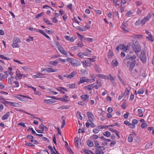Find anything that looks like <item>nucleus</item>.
Masks as SVG:
<instances>
[{"instance_id":"nucleus-11","label":"nucleus","mask_w":154,"mask_h":154,"mask_svg":"<svg viewBox=\"0 0 154 154\" xmlns=\"http://www.w3.org/2000/svg\"><path fill=\"white\" fill-rule=\"evenodd\" d=\"M136 63V60H133L131 61V63L130 65L129 66V69L130 71H132L134 66Z\"/></svg>"},{"instance_id":"nucleus-44","label":"nucleus","mask_w":154,"mask_h":154,"mask_svg":"<svg viewBox=\"0 0 154 154\" xmlns=\"http://www.w3.org/2000/svg\"><path fill=\"white\" fill-rule=\"evenodd\" d=\"M20 97H16V98L18 99L20 101H25V100H24V97H21L20 96Z\"/></svg>"},{"instance_id":"nucleus-53","label":"nucleus","mask_w":154,"mask_h":154,"mask_svg":"<svg viewBox=\"0 0 154 154\" xmlns=\"http://www.w3.org/2000/svg\"><path fill=\"white\" fill-rule=\"evenodd\" d=\"M25 145L26 146H29L30 147L35 146V145L33 144H32L31 143H25Z\"/></svg>"},{"instance_id":"nucleus-43","label":"nucleus","mask_w":154,"mask_h":154,"mask_svg":"<svg viewBox=\"0 0 154 154\" xmlns=\"http://www.w3.org/2000/svg\"><path fill=\"white\" fill-rule=\"evenodd\" d=\"M44 102H45L46 103H53V101H52L50 99H49V100L45 99L44 100Z\"/></svg>"},{"instance_id":"nucleus-22","label":"nucleus","mask_w":154,"mask_h":154,"mask_svg":"<svg viewBox=\"0 0 154 154\" xmlns=\"http://www.w3.org/2000/svg\"><path fill=\"white\" fill-rule=\"evenodd\" d=\"M103 134L105 136L108 137H110L111 136V133L109 131H106L103 133Z\"/></svg>"},{"instance_id":"nucleus-19","label":"nucleus","mask_w":154,"mask_h":154,"mask_svg":"<svg viewBox=\"0 0 154 154\" xmlns=\"http://www.w3.org/2000/svg\"><path fill=\"white\" fill-rule=\"evenodd\" d=\"M137 57L136 55H134L133 56L129 57H126V59L129 60L130 61L135 60L136 58Z\"/></svg>"},{"instance_id":"nucleus-13","label":"nucleus","mask_w":154,"mask_h":154,"mask_svg":"<svg viewBox=\"0 0 154 154\" xmlns=\"http://www.w3.org/2000/svg\"><path fill=\"white\" fill-rule=\"evenodd\" d=\"M90 80L87 79L85 77H81L80 79V81L81 83H83L85 82H89Z\"/></svg>"},{"instance_id":"nucleus-40","label":"nucleus","mask_w":154,"mask_h":154,"mask_svg":"<svg viewBox=\"0 0 154 154\" xmlns=\"http://www.w3.org/2000/svg\"><path fill=\"white\" fill-rule=\"evenodd\" d=\"M11 46L13 48H18L19 46L17 43L16 42H13Z\"/></svg>"},{"instance_id":"nucleus-45","label":"nucleus","mask_w":154,"mask_h":154,"mask_svg":"<svg viewBox=\"0 0 154 154\" xmlns=\"http://www.w3.org/2000/svg\"><path fill=\"white\" fill-rule=\"evenodd\" d=\"M75 143L76 146H77L78 145L79 143V138L78 137H76L75 138Z\"/></svg>"},{"instance_id":"nucleus-18","label":"nucleus","mask_w":154,"mask_h":154,"mask_svg":"<svg viewBox=\"0 0 154 154\" xmlns=\"http://www.w3.org/2000/svg\"><path fill=\"white\" fill-rule=\"evenodd\" d=\"M10 116V113L9 112H7L6 114L3 115L2 118V120H5L8 119V117Z\"/></svg>"},{"instance_id":"nucleus-52","label":"nucleus","mask_w":154,"mask_h":154,"mask_svg":"<svg viewBox=\"0 0 154 154\" xmlns=\"http://www.w3.org/2000/svg\"><path fill=\"white\" fill-rule=\"evenodd\" d=\"M36 32H39L43 35L45 33V32L42 30L38 29H37L36 30Z\"/></svg>"},{"instance_id":"nucleus-30","label":"nucleus","mask_w":154,"mask_h":154,"mask_svg":"<svg viewBox=\"0 0 154 154\" xmlns=\"http://www.w3.org/2000/svg\"><path fill=\"white\" fill-rule=\"evenodd\" d=\"M151 16V14L150 13H149L147 16L146 17H144V18L145 19V20H146L147 21H149V19L150 18Z\"/></svg>"},{"instance_id":"nucleus-36","label":"nucleus","mask_w":154,"mask_h":154,"mask_svg":"<svg viewBox=\"0 0 154 154\" xmlns=\"http://www.w3.org/2000/svg\"><path fill=\"white\" fill-rule=\"evenodd\" d=\"M130 92V90L128 89V88H125V91L124 92V95H125V96H126L128 95L129 94Z\"/></svg>"},{"instance_id":"nucleus-28","label":"nucleus","mask_w":154,"mask_h":154,"mask_svg":"<svg viewBox=\"0 0 154 154\" xmlns=\"http://www.w3.org/2000/svg\"><path fill=\"white\" fill-rule=\"evenodd\" d=\"M126 61V59H124V63H123V66H126L128 67L129 66V65L131 63V61L130 60V61H128L127 62V63L126 64L125 63V62Z\"/></svg>"},{"instance_id":"nucleus-24","label":"nucleus","mask_w":154,"mask_h":154,"mask_svg":"<svg viewBox=\"0 0 154 154\" xmlns=\"http://www.w3.org/2000/svg\"><path fill=\"white\" fill-rule=\"evenodd\" d=\"M111 64L115 66H117L118 65V63L116 60L114 59L112 61Z\"/></svg>"},{"instance_id":"nucleus-46","label":"nucleus","mask_w":154,"mask_h":154,"mask_svg":"<svg viewBox=\"0 0 154 154\" xmlns=\"http://www.w3.org/2000/svg\"><path fill=\"white\" fill-rule=\"evenodd\" d=\"M144 91V89L143 88L140 89L138 91L137 93L140 94H142L143 93Z\"/></svg>"},{"instance_id":"nucleus-51","label":"nucleus","mask_w":154,"mask_h":154,"mask_svg":"<svg viewBox=\"0 0 154 154\" xmlns=\"http://www.w3.org/2000/svg\"><path fill=\"white\" fill-rule=\"evenodd\" d=\"M141 24V20H140L139 19L136 21L135 23V25L136 26H138Z\"/></svg>"},{"instance_id":"nucleus-12","label":"nucleus","mask_w":154,"mask_h":154,"mask_svg":"<svg viewBox=\"0 0 154 154\" xmlns=\"http://www.w3.org/2000/svg\"><path fill=\"white\" fill-rule=\"evenodd\" d=\"M44 74L40 73L38 72L36 75H34L33 76V78L34 79L37 78H43V75Z\"/></svg>"},{"instance_id":"nucleus-57","label":"nucleus","mask_w":154,"mask_h":154,"mask_svg":"<svg viewBox=\"0 0 154 154\" xmlns=\"http://www.w3.org/2000/svg\"><path fill=\"white\" fill-rule=\"evenodd\" d=\"M94 88H95L96 89H97L101 87V85L100 84L99 85H94Z\"/></svg>"},{"instance_id":"nucleus-31","label":"nucleus","mask_w":154,"mask_h":154,"mask_svg":"<svg viewBox=\"0 0 154 154\" xmlns=\"http://www.w3.org/2000/svg\"><path fill=\"white\" fill-rule=\"evenodd\" d=\"M133 135L132 134H130L128 138V141L129 142H131L133 140Z\"/></svg>"},{"instance_id":"nucleus-60","label":"nucleus","mask_w":154,"mask_h":154,"mask_svg":"<svg viewBox=\"0 0 154 154\" xmlns=\"http://www.w3.org/2000/svg\"><path fill=\"white\" fill-rule=\"evenodd\" d=\"M112 1L114 3H115L117 5H120V2L119 1H117L116 0H113Z\"/></svg>"},{"instance_id":"nucleus-7","label":"nucleus","mask_w":154,"mask_h":154,"mask_svg":"<svg viewBox=\"0 0 154 154\" xmlns=\"http://www.w3.org/2000/svg\"><path fill=\"white\" fill-rule=\"evenodd\" d=\"M81 97L82 99L85 101L87 102L89 100V96L87 94H83Z\"/></svg>"},{"instance_id":"nucleus-6","label":"nucleus","mask_w":154,"mask_h":154,"mask_svg":"<svg viewBox=\"0 0 154 154\" xmlns=\"http://www.w3.org/2000/svg\"><path fill=\"white\" fill-rule=\"evenodd\" d=\"M87 114L88 118L89 120V121L90 122L93 121L94 118V115L91 112H87Z\"/></svg>"},{"instance_id":"nucleus-55","label":"nucleus","mask_w":154,"mask_h":154,"mask_svg":"<svg viewBox=\"0 0 154 154\" xmlns=\"http://www.w3.org/2000/svg\"><path fill=\"white\" fill-rule=\"evenodd\" d=\"M67 7L72 11V4L71 3L67 5Z\"/></svg>"},{"instance_id":"nucleus-59","label":"nucleus","mask_w":154,"mask_h":154,"mask_svg":"<svg viewBox=\"0 0 154 154\" xmlns=\"http://www.w3.org/2000/svg\"><path fill=\"white\" fill-rule=\"evenodd\" d=\"M77 115H78L79 116V118L80 120H82V116L81 113L79 111H78L77 113Z\"/></svg>"},{"instance_id":"nucleus-58","label":"nucleus","mask_w":154,"mask_h":154,"mask_svg":"<svg viewBox=\"0 0 154 154\" xmlns=\"http://www.w3.org/2000/svg\"><path fill=\"white\" fill-rule=\"evenodd\" d=\"M96 76L97 77L103 79L104 75L100 74H97L96 75Z\"/></svg>"},{"instance_id":"nucleus-5","label":"nucleus","mask_w":154,"mask_h":154,"mask_svg":"<svg viewBox=\"0 0 154 154\" xmlns=\"http://www.w3.org/2000/svg\"><path fill=\"white\" fill-rule=\"evenodd\" d=\"M82 63L84 66H90L91 65V63L90 62L88 59L85 60H84L82 62Z\"/></svg>"},{"instance_id":"nucleus-29","label":"nucleus","mask_w":154,"mask_h":154,"mask_svg":"<svg viewBox=\"0 0 154 154\" xmlns=\"http://www.w3.org/2000/svg\"><path fill=\"white\" fill-rule=\"evenodd\" d=\"M13 79L14 77L13 76H11V77L8 78V82L9 85H12L11 81L13 80Z\"/></svg>"},{"instance_id":"nucleus-50","label":"nucleus","mask_w":154,"mask_h":154,"mask_svg":"<svg viewBox=\"0 0 154 154\" xmlns=\"http://www.w3.org/2000/svg\"><path fill=\"white\" fill-rule=\"evenodd\" d=\"M85 39L88 42H92L94 41L93 39L90 38H85Z\"/></svg>"},{"instance_id":"nucleus-3","label":"nucleus","mask_w":154,"mask_h":154,"mask_svg":"<svg viewBox=\"0 0 154 154\" xmlns=\"http://www.w3.org/2000/svg\"><path fill=\"white\" fill-rule=\"evenodd\" d=\"M4 104L6 105H8L16 107H19L20 106V104L18 103L12 102H9L7 101H5Z\"/></svg>"},{"instance_id":"nucleus-32","label":"nucleus","mask_w":154,"mask_h":154,"mask_svg":"<svg viewBox=\"0 0 154 154\" xmlns=\"http://www.w3.org/2000/svg\"><path fill=\"white\" fill-rule=\"evenodd\" d=\"M108 56L109 58L112 57L113 56V53L112 51L109 50L108 54Z\"/></svg>"},{"instance_id":"nucleus-62","label":"nucleus","mask_w":154,"mask_h":154,"mask_svg":"<svg viewBox=\"0 0 154 154\" xmlns=\"http://www.w3.org/2000/svg\"><path fill=\"white\" fill-rule=\"evenodd\" d=\"M75 85L74 84H70L68 85L69 88H75Z\"/></svg>"},{"instance_id":"nucleus-9","label":"nucleus","mask_w":154,"mask_h":154,"mask_svg":"<svg viewBox=\"0 0 154 154\" xmlns=\"http://www.w3.org/2000/svg\"><path fill=\"white\" fill-rule=\"evenodd\" d=\"M119 47H120V49H122L123 51L126 52V51L129 49L128 47L125 46L123 45L120 44L119 45Z\"/></svg>"},{"instance_id":"nucleus-61","label":"nucleus","mask_w":154,"mask_h":154,"mask_svg":"<svg viewBox=\"0 0 154 154\" xmlns=\"http://www.w3.org/2000/svg\"><path fill=\"white\" fill-rule=\"evenodd\" d=\"M128 126L130 128H134L135 126L133 124L130 123Z\"/></svg>"},{"instance_id":"nucleus-4","label":"nucleus","mask_w":154,"mask_h":154,"mask_svg":"<svg viewBox=\"0 0 154 154\" xmlns=\"http://www.w3.org/2000/svg\"><path fill=\"white\" fill-rule=\"evenodd\" d=\"M70 62L72 65L74 66H77L81 65L79 62L75 59L71 60Z\"/></svg>"},{"instance_id":"nucleus-20","label":"nucleus","mask_w":154,"mask_h":154,"mask_svg":"<svg viewBox=\"0 0 154 154\" xmlns=\"http://www.w3.org/2000/svg\"><path fill=\"white\" fill-rule=\"evenodd\" d=\"M26 139L29 140V141L30 142H33L34 141L33 137L31 135H28L26 137Z\"/></svg>"},{"instance_id":"nucleus-34","label":"nucleus","mask_w":154,"mask_h":154,"mask_svg":"<svg viewBox=\"0 0 154 154\" xmlns=\"http://www.w3.org/2000/svg\"><path fill=\"white\" fill-rule=\"evenodd\" d=\"M90 138L91 139L94 140L97 139L98 138V137L96 135L94 134L91 136Z\"/></svg>"},{"instance_id":"nucleus-63","label":"nucleus","mask_w":154,"mask_h":154,"mask_svg":"<svg viewBox=\"0 0 154 154\" xmlns=\"http://www.w3.org/2000/svg\"><path fill=\"white\" fill-rule=\"evenodd\" d=\"M52 22L54 23H57V20L56 18V17H54L52 18Z\"/></svg>"},{"instance_id":"nucleus-64","label":"nucleus","mask_w":154,"mask_h":154,"mask_svg":"<svg viewBox=\"0 0 154 154\" xmlns=\"http://www.w3.org/2000/svg\"><path fill=\"white\" fill-rule=\"evenodd\" d=\"M107 111L109 113H111L112 111V109L111 107H109L107 109Z\"/></svg>"},{"instance_id":"nucleus-42","label":"nucleus","mask_w":154,"mask_h":154,"mask_svg":"<svg viewBox=\"0 0 154 154\" xmlns=\"http://www.w3.org/2000/svg\"><path fill=\"white\" fill-rule=\"evenodd\" d=\"M95 152L96 154H104V152L103 151H100L98 150H95Z\"/></svg>"},{"instance_id":"nucleus-27","label":"nucleus","mask_w":154,"mask_h":154,"mask_svg":"<svg viewBox=\"0 0 154 154\" xmlns=\"http://www.w3.org/2000/svg\"><path fill=\"white\" fill-rule=\"evenodd\" d=\"M94 83L92 84H90L86 86L88 89L89 90H91L92 89L94 88Z\"/></svg>"},{"instance_id":"nucleus-47","label":"nucleus","mask_w":154,"mask_h":154,"mask_svg":"<svg viewBox=\"0 0 154 154\" xmlns=\"http://www.w3.org/2000/svg\"><path fill=\"white\" fill-rule=\"evenodd\" d=\"M146 38L149 41L151 42H153V40L152 39V35H149L148 36L146 37Z\"/></svg>"},{"instance_id":"nucleus-38","label":"nucleus","mask_w":154,"mask_h":154,"mask_svg":"<svg viewBox=\"0 0 154 154\" xmlns=\"http://www.w3.org/2000/svg\"><path fill=\"white\" fill-rule=\"evenodd\" d=\"M134 13V12L133 11H132V10H130L126 13V16H129L130 15H131L133 14Z\"/></svg>"},{"instance_id":"nucleus-35","label":"nucleus","mask_w":154,"mask_h":154,"mask_svg":"<svg viewBox=\"0 0 154 154\" xmlns=\"http://www.w3.org/2000/svg\"><path fill=\"white\" fill-rule=\"evenodd\" d=\"M8 77L5 74L2 73H0V80H2V79L7 78Z\"/></svg>"},{"instance_id":"nucleus-54","label":"nucleus","mask_w":154,"mask_h":154,"mask_svg":"<svg viewBox=\"0 0 154 154\" xmlns=\"http://www.w3.org/2000/svg\"><path fill=\"white\" fill-rule=\"evenodd\" d=\"M43 20L48 25H52V24L51 23H50L49 21V20H48L44 18L43 19Z\"/></svg>"},{"instance_id":"nucleus-14","label":"nucleus","mask_w":154,"mask_h":154,"mask_svg":"<svg viewBox=\"0 0 154 154\" xmlns=\"http://www.w3.org/2000/svg\"><path fill=\"white\" fill-rule=\"evenodd\" d=\"M126 26H125L124 24H122L121 26V28L123 32L124 33H126L129 31V29H126Z\"/></svg>"},{"instance_id":"nucleus-39","label":"nucleus","mask_w":154,"mask_h":154,"mask_svg":"<svg viewBox=\"0 0 154 154\" xmlns=\"http://www.w3.org/2000/svg\"><path fill=\"white\" fill-rule=\"evenodd\" d=\"M96 58V57L94 56L93 58H88V59L90 61V62L91 63V62H94L95 61V59Z\"/></svg>"},{"instance_id":"nucleus-26","label":"nucleus","mask_w":154,"mask_h":154,"mask_svg":"<svg viewBox=\"0 0 154 154\" xmlns=\"http://www.w3.org/2000/svg\"><path fill=\"white\" fill-rule=\"evenodd\" d=\"M68 96H65V98H59L60 100H61L62 101H64V102H68L69 100H67L68 98Z\"/></svg>"},{"instance_id":"nucleus-15","label":"nucleus","mask_w":154,"mask_h":154,"mask_svg":"<svg viewBox=\"0 0 154 154\" xmlns=\"http://www.w3.org/2000/svg\"><path fill=\"white\" fill-rule=\"evenodd\" d=\"M95 71L97 73H100L102 72L101 69L98 65H96L94 67Z\"/></svg>"},{"instance_id":"nucleus-25","label":"nucleus","mask_w":154,"mask_h":154,"mask_svg":"<svg viewBox=\"0 0 154 154\" xmlns=\"http://www.w3.org/2000/svg\"><path fill=\"white\" fill-rule=\"evenodd\" d=\"M13 42L18 43V42H20V40L19 38L17 37H15L13 40Z\"/></svg>"},{"instance_id":"nucleus-41","label":"nucleus","mask_w":154,"mask_h":154,"mask_svg":"<svg viewBox=\"0 0 154 154\" xmlns=\"http://www.w3.org/2000/svg\"><path fill=\"white\" fill-rule=\"evenodd\" d=\"M153 144L152 143H148L146 145L145 148L146 149H148Z\"/></svg>"},{"instance_id":"nucleus-48","label":"nucleus","mask_w":154,"mask_h":154,"mask_svg":"<svg viewBox=\"0 0 154 154\" xmlns=\"http://www.w3.org/2000/svg\"><path fill=\"white\" fill-rule=\"evenodd\" d=\"M44 14V12H42L40 14H37L36 15L35 18H38L42 17V16Z\"/></svg>"},{"instance_id":"nucleus-16","label":"nucleus","mask_w":154,"mask_h":154,"mask_svg":"<svg viewBox=\"0 0 154 154\" xmlns=\"http://www.w3.org/2000/svg\"><path fill=\"white\" fill-rule=\"evenodd\" d=\"M58 49L62 54L65 55H67V53L66 52L62 47H59L58 48Z\"/></svg>"},{"instance_id":"nucleus-37","label":"nucleus","mask_w":154,"mask_h":154,"mask_svg":"<svg viewBox=\"0 0 154 154\" xmlns=\"http://www.w3.org/2000/svg\"><path fill=\"white\" fill-rule=\"evenodd\" d=\"M88 145L90 146H92L94 145V143L91 140H89L87 142Z\"/></svg>"},{"instance_id":"nucleus-10","label":"nucleus","mask_w":154,"mask_h":154,"mask_svg":"<svg viewBox=\"0 0 154 154\" xmlns=\"http://www.w3.org/2000/svg\"><path fill=\"white\" fill-rule=\"evenodd\" d=\"M45 71L48 72L50 73L57 72V70L56 69H54L52 68H45Z\"/></svg>"},{"instance_id":"nucleus-2","label":"nucleus","mask_w":154,"mask_h":154,"mask_svg":"<svg viewBox=\"0 0 154 154\" xmlns=\"http://www.w3.org/2000/svg\"><path fill=\"white\" fill-rule=\"evenodd\" d=\"M140 58L142 62L145 63L146 61V52L143 50L141 51L140 56Z\"/></svg>"},{"instance_id":"nucleus-23","label":"nucleus","mask_w":154,"mask_h":154,"mask_svg":"<svg viewBox=\"0 0 154 154\" xmlns=\"http://www.w3.org/2000/svg\"><path fill=\"white\" fill-rule=\"evenodd\" d=\"M58 63V60H56L54 61L50 62H49V63L51 65H53L54 66H56Z\"/></svg>"},{"instance_id":"nucleus-1","label":"nucleus","mask_w":154,"mask_h":154,"mask_svg":"<svg viewBox=\"0 0 154 154\" xmlns=\"http://www.w3.org/2000/svg\"><path fill=\"white\" fill-rule=\"evenodd\" d=\"M132 48L136 54L137 55L141 50L140 46L139 45L137 41H136L132 45Z\"/></svg>"},{"instance_id":"nucleus-49","label":"nucleus","mask_w":154,"mask_h":154,"mask_svg":"<svg viewBox=\"0 0 154 154\" xmlns=\"http://www.w3.org/2000/svg\"><path fill=\"white\" fill-rule=\"evenodd\" d=\"M76 39V37L73 36L71 38H70L69 41H70L71 42H73Z\"/></svg>"},{"instance_id":"nucleus-8","label":"nucleus","mask_w":154,"mask_h":154,"mask_svg":"<svg viewBox=\"0 0 154 154\" xmlns=\"http://www.w3.org/2000/svg\"><path fill=\"white\" fill-rule=\"evenodd\" d=\"M19 72V70H17L16 72V75L15 78L16 79H20L22 78V75H23V74L18 73Z\"/></svg>"},{"instance_id":"nucleus-17","label":"nucleus","mask_w":154,"mask_h":154,"mask_svg":"<svg viewBox=\"0 0 154 154\" xmlns=\"http://www.w3.org/2000/svg\"><path fill=\"white\" fill-rule=\"evenodd\" d=\"M12 86L13 88H18L19 86V82L17 81H14L13 83H12Z\"/></svg>"},{"instance_id":"nucleus-56","label":"nucleus","mask_w":154,"mask_h":154,"mask_svg":"<svg viewBox=\"0 0 154 154\" xmlns=\"http://www.w3.org/2000/svg\"><path fill=\"white\" fill-rule=\"evenodd\" d=\"M146 21H147L145 20V19L143 18V19L141 20L142 26H143L144 24H145Z\"/></svg>"},{"instance_id":"nucleus-21","label":"nucleus","mask_w":154,"mask_h":154,"mask_svg":"<svg viewBox=\"0 0 154 154\" xmlns=\"http://www.w3.org/2000/svg\"><path fill=\"white\" fill-rule=\"evenodd\" d=\"M96 148L95 150H98L100 151H103L105 149V148L103 146H96L95 147Z\"/></svg>"},{"instance_id":"nucleus-33","label":"nucleus","mask_w":154,"mask_h":154,"mask_svg":"<svg viewBox=\"0 0 154 154\" xmlns=\"http://www.w3.org/2000/svg\"><path fill=\"white\" fill-rule=\"evenodd\" d=\"M75 75V73L73 72L69 75V79H71Z\"/></svg>"}]
</instances>
